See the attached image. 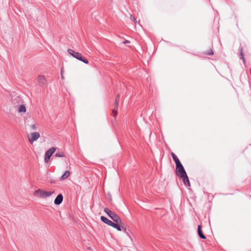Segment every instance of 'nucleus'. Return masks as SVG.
I'll return each instance as SVG.
<instances>
[{
	"label": "nucleus",
	"mask_w": 251,
	"mask_h": 251,
	"mask_svg": "<svg viewBox=\"0 0 251 251\" xmlns=\"http://www.w3.org/2000/svg\"><path fill=\"white\" fill-rule=\"evenodd\" d=\"M40 137V134L38 132H32L28 136V141L30 143L32 144L34 141H36Z\"/></svg>",
	"instance_id": "6"
},
{
	"label": "nucleus",
	"mask_w": 251,
	"mask_h": 251,
	"mask_svg": "<svg viewBox=\"0 0 251 251\" xmlns=\"http://www.w3.org/2000/svg\"><path fill=\"white\" fill-rule=\"evenodd\" d=\"M56 148L51 147L45 153V162L48 163L50 159V157L52 154L56 151Z\"/></svg>",
	"instance_id": "5"
},
{
	"label": "nucleus",
	"mask_w": 251,
	"mask_h": 251,
	"mask_svg": "<svg viewBox=\"0 0 251 251\" xmlns=\"http://www.w3.org/2000/svg\"><path fill=\"white\" fill-rule=\"evenodd\" d=\"M198 233L199 234V236L200 238L201 239H206V237L205 235L202 233V229H201V226L199 225L198 227Z\"/></svg>",
	"instance_id": "13"
},
{
	"label": "nucleus",
	"mask_w": 251,
	"mask_h": 251,
	"mask_svg": "<svg viewBox=\"0 0 251 251\" xmlns=\"http://www.w3.org/2000/svg\"><path fill=\"white\" fill-rule=\"evenodd\" d=\"M130 18L135 24L137 23L136 19L132 15H130Z\"/></svg>",
	"instance_id": "20"
},
{
	"label": "nucleus",
	"mask_w": 251,
	"mask_h": 251,
	"mask_svg": "<svg viewBox=\"0 0 251 251\" xmlns=\"http://www.w3.org/2000/svg\"><path fill=\"white\" fill-rule=\"evenodd\" d=\"M54 156L56 157H63L65 156V154L64 152H58Z\"/></svg>",
	"instance_id": "15"
},
{
	"label": "nucleus",
	"mask_w": 251,
	"mask_h": 251,
	"mask_svg": "<svg viewBox=\"0 0 251 251\" xmlns=\"http://www.w3.org/2000/svg\"><path fill=\"white\" fill-rule=\"evenodd\" d=\"M126 43H129V41L128 40H126L124 42V44H126Z\"/></svg>",
	"instance_id": "24"
},
{
	"label": "nucleus",
	"mask_w": 251,
	"mask_h": 251,
	"mask_svg": "<svg viewBox=\"0 0 251 251\" xmlns=\"http://www.w3.org/2000/svg\"><path fill=\"white\" fill-rule=\"evenodd\" d=\"M70 175V173L69 171H66L64 174L61 176L60 180H63L66 179Z\"/></svg>",
	"instance_id": "14"
},
{
	"label": "nucleus",
	"mask_w": 251,
	"mask_h": 251,
	"mask_svg": "<svg viewBox=\"0 0 251 251\" xmlns=\"http://www.w3.org/2000/svg\"><path fill=\"white\" fill-rule=\"evenodd\" d=\"M241 56H242V58L243 61L244 63H245V58H244V57L243 56V52H242V50H241Z\"/></svg>",
	"instance_id": "23"
},
{
	"label": "nucleus",
	"mask_w": 251,
	"mask_h": 251,
	"mask_svg": "<svg viewBox=\"0 0 251 251\" xmlns=\"http://www.w3.org/2000/svg\"><path fill=\"white\" fill-rule=\"evenodd\" d=\"M171 155H172L175 162H176V161H178V160H179L178 157L176 156V155L174 152L171 153Z\"/></svg>",
	"instance_id": "17"
},
{
	"label": "nucleus",
	"mask_w": 251,
	"mask_h": 251,
	"mask_svg": "<svg viewBox=\"0 0 251 251\" xmlns=\"http://www.w3.org/2000/svg\"><path fill=\"white\" fill-rule=\"evenodd\" d=\"M176 175L179 177L183 176L186 174L183 166L176 168Z\"/></svg>",
	"instance_id": "8"
},
{
	"label": "nucleus",
	"mask_w": 251,
	"mask_h": 251,
	"mask_svg": "<svg viewBox=\"0 0 251 251\" xmlns=\"http://www.w3.org/2000/svg\"><path fill=\"white\" fill-rule=\"evenodd\" d=\"M104 211L117 224H119L124 230H126V228L124 226V225L120 217L114 212L110 210L108 208H105Z\"/></svg>",
	"instance_id": "1"
},
{
	"label": "nucleus",
	"mask_w": 251,
	"mask_h": 251,
	"mask_svg": "<svg viewBox=\"0 0 251 251\" xmlns=\"http://www.w3.org/2000/svg\"><path fill=\"white\" fill-rule=\"evenodd\" d=\"M180 178L183 180V182L185 185L190 186V183L187 174H185L183 176H181Z\"/></svg>",
	"instance_id": "11"
},
{
	"label": "nucleus",
	"mask_w": 251,
	"mask_h": 251,
	"mask_svg": "<svg viewBox=\"0 0 251 251\" xmlns=\"http://www.w3.org/2000/svg\"><path fill=\"white\" fill-rule=\"evenodd\" d=\"M176 165V168L181 167H182V165L180 162L179 160H178V161L175 162Z\"/></svg>",
	"instance_id": "18"
},
{
	"label": "nucleus",
	"mask_w": 251,
	"mask_h": 251,
	"mask_svg": "<svg viewBox=\"0 0 251 251\" xmlns=\"http://www.w3.org/2000/svg\"><path fill=\"white\" fill-rule=\"evenodd\" d=\"M204 54L206 55H211L214 54V52L212 49H210L204 52Z\"/></svg>",
	"instance_id": "16"
},
{
	"label": "nucleus",
	"mask_w": 251,
	"mask_h": 251,
	"mask_svg": "<svg viewBox=\"0 0 251 251\" xmlns=\"http://www.w3.org/2000/svg\"><path fill=\"white\" fill-rule=\"evenodd\" d=\"M68 52L70 55H71L72 56L75 58L76 59L84 62L85 64H88L89 62L88 59L85 57H83L80 53L76 52L74 50H73L70 49L68 50Z\"/></svg>",
	"instance_id": "3"
},
{
	"label": "nucleus",
	"mask_w": 251,
	"mask_h": 251,
	"mask_svg": "<svg viewBox=\"0 0 251 251\" xmlns=\"http://www.w3.org/2000/svg\"><path fill=\"white\" fill-rule=\"evenodd\" d=\"M119 100H120V95H119V94H118L117 96V97L115 99V100L114 107L112 110L113 116L114 117H116V116H117V110L118 109Z\"/></svg>",
	"instance_id": "7"
},
{
	"label": "nucleus",
	"mask_w": 251,
	"mask_h": 251,
	"mask_svg": "<svg viewBox=\"0 0 251 251\" xmlns=\"http://www.w3.org/2000/svg\"><path fill=\"white\" fill-rule=\"evenodd\" d=\"M176 165V168L181 167H182V165L180 162L179 160H178V161L175 162Z\"/></svg>",
	"instance_id": "19"
},
{
	"label": "nucleus",
	"mask_w": 251,
	"mask_h": 251,
	"mask_svg": "<svg viewBox=\"0 0 251 251\" xmlns=\"http://www.w3.org/2000/svg\"><path fill=\"white\" fill-rule=\"evenodd\" d=\"M100 219L105 224H106L110 226H112L113 227L116 228V229H117L119 231H121L122 229L120 228L121 226H119V224H117L116 223H114L112 222V221H111L110 220H109L107 218H106L104 216H101L100 217Z\"/></svg>",
	"instance_id": "4"
},
{
	"label": "nucleus",
	"mask_w": 251,
	"mask_h": 251,
	"mask_svg": "<svg viewBox=\"0 0 251 251\" xmlns=\"http://www.w3.org/2000/svg\"><path fill=\"white\" fill-rule=\"evenodd\" d=\"M30 128L32 130H35L36 129L37 127L35 124L31 125L30 126Z\"/></svg>",
	"instance_id": "21"
},
{
	"label": "nucleus",
	"mask_w": 251,
	"mask_h": 251,
	"mask_svg": "<svg viewBox=\"0 0 251 251\" xmlns=\"http://www.w3.org/2000/svg\"><path fill=\"white\" fill-rule=\"evenodd\" d=\"M61 78L62 79H64L65 77H64V74H63V68L61 69Z\"/></svg>",
	"instance_id": "22"
},
{
	"label": "nucleus",
	"mask_w": 251,
	"mask_h": 251,
	"mask_svg": "<svg viewBox=\"0 0 251 251\" xmlns=\"http://www.w3.org/2000/svg\"><path fill=\"white\" fill-rule=\"evenodd\" d=\"M37 82L39 85L43 86L47 84V79L44 75H39L37 78Z\"/></svg>",
	"instance_id": "9"
},
{
	"label": "nucleus",
	"mask_w": 251,
	"mask_h": 251,
	"mask_svg": "<svg viewBox=\"0 0 251 251\" xmlns=\"http://www.w3.org/2000/svg\"><path fill=\"white\" fill-rule=\"evenodd\" d=\"M63 196L61 194L58 195L54 200V203L55 204H60L63 201Z\"/></svg>",
	"instance_id": "12"
},
{
	"label": "nucleus",
	"mask_w": 251,
	"mask_h": 251,
	"mask_svg": "<svg viewBox=\"0 0 251 251\" xmlns=\"http://www.w3.org/2000/svg\"><path fill=\"white\" fill-rule=\"evenodd\" d=\"M54 191H45L42 189H38L34 192L33 195L34 196L46 199L47 197H50L54 193Z\"/></svg>",
	"instance_id": "2"
},
{
	"label": "nucleus",
	"mask_w": 251,
	"mask_h": 251,
	"mask_svg": "<svg viewBox=\"0 0 251 251\" xmlns=\"http://www.w3.org/2000/svg\"><path fill=\"white\" fill-rule=\"evenodd\" d=\"M17 110L19 113L25 114L26 112V108L25 104H20L17 106Z\"/></svg>",
	"instance_id": "10"
}]
</instances>
